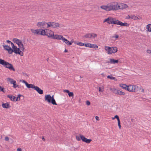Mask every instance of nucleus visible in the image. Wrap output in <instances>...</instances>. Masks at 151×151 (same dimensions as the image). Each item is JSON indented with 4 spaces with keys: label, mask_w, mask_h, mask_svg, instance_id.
<instances>
[{
    "label": "nucleus",
    "mask_w": 151,
    "mask_h": 151,
    "mask_svg": "<svg viewBox=\"0 0 151 151\" xmlns=\"http://www.w3.org/2000/svg\"><path fill=\"white\" fill-rule=\"evenodd\" d=\"M122 22L118 20H114V24L121 25Z\"/></svg>",
    "instance_id": "393cba45"
},
{
    "label": "nucleus",
    "mask_w": 151,
    "mask_h": 151,
    "mask_svg": "<svg viewBox=\"0 0 151 151\" xmlns=\"http://www.w3.org/2000/svg\"><path fill=\"white\" fill-rule=\"evenodd\" d=\"M98 47V45L96 44H91V46L90 48L94 49H97Z\"/></svg>",
    "instance_id": "b1692460"
},
{
    "label": "nucleus",
    "mask_w": 151,
    "mask_h": 151,
    "mask_svg": "<svg viewBox=\"0 0 151 151\" xmlns=\"http://www.w3.org/2000/svg\"><path fill=\"white\" fill-rule=\"evenodd\" d=\"M6 79L7 81L9 82L11 84H13L16 82V81L14 80L13 79L9 78H8Z\"/></svg>",
    "instance_id": "a211bd4d"
},
{
    "label": "nucleus",
    "mask_w": 151,
    "mask_h": 151,
    "mask_svg": "<svg viewBox=\"0 0 151 151\" xmlns=\"http://www.w3.org/2000/svg\"><path fill=\"white\" fill-rule=\"evenodd\" d=\"M17 87H18V88H19V85H17Z\"/></svg>",
    "instance_id": "052dcab7"
},
{
    "label": "nucleus",
    "mask_w": 151,
    "mask_h": 151,
    "mask_svg": "<svg viewBox=\"0 0 151 151\" xmlns=\"http://www.w3.org/2000/svg\"><path fill=\"white\" fill-rule=\"evenodd\" d=\"M125 19H131L130 15H128L127 16L125 17Z\"/></svg>",
    "instance_id": "79ce46f5"
},
{
    "label": "nucleus",
    "mask_w": 151,
    "mask_h": 151,
    "mask_svg": "<svg viewBox=\"0 0 151 151\" xmlns=\"http://www.w3.org/2000/svg\"><path fill=\"white\" fill-rule=\"evenodd\" d=\"M99 91L100 92H103L104 91V88L102 87L101 88V87H99Z\"/></svg>",
    "instance_id": "e433bc0d"
},
{
    "label": "nucleus",
    "mask_w": 151,
    "mask_h": 151,
    "mask_svg": "<svg viewBox=\"0 0 151 151\" xmlns=\"http://www.w3.org/2000/svg\"><path fill=\"white\" fill-rule=\"evenodd\" d=\"M2 107L4 108L7 109L9 107V104L8 103H3L2 105Z\"/></svg>",
    "instance_id": "aec40b11"
},
{
    "label": "nucleus",
    "mask_w": 151,
    "mask_h": 151,
    "mask_svg": "<svg viewBox=\"0 0 151 151\" xmlns=\"http://www.w3.org/2000/svg\"><path fill=\"white\" fill-rule=\"evenodd\" d=\"M109 20L108 21V23L109 24H114V20L116 19L115 18H113L111 17H108Z\"/></svg>",
    "instance_id": "f3484780"
},
{
    "label": "nucleus",
    "mask_w": 151,
    "mask_h": 151,
    "mask_svg": "<svg viewBox=\"0 0 151 151\" xmlns=\"http://www.w3.org/2000/svg\"><path fill=\"white\" fill-rule=\"evenodd\" d=\"M42 139L44 141H45V139L43 137L42 138Z\"/></svg>",
    "instance_id": "bf43d9fd"
},
{
    "label": "nucleus",
    "mask_w": 151,
    "mask_h": 151,
    "mask_svg": "<svg viewBox=\"0 0 151 151\" xmlns=\"http://www.w3.org/2000/svg\"><path fill=\"white\" fill-rule=\"evenodd\" d=\"M34 89L35 90L40 94H42L43 93V91L37 86H35Z\"/></svg>",
    "instance_id": "dca6fc26"
},
{
    "label": "nucleus",
    "mask_w": 151,
    "mask_h": 151,
    "mask_svg": "<svg viewBox=\"0 0 151 151\" xmlns=\"http://www.w3.org/2000/svg\"><path fill=\"white\" fill-rule=\"evenodd\" d=\"M95 118H96V120H99V117L98 116H96L95 117Z\"/></svg>",
    "instance_id": "5fc2aeb1"
},
{
    "label": "nucleus",
    "mask_w": 151,
    "mask_h": 151,
    "mask_svg": "<svg viewBox=\"0 0 151 151\" xmlns=\"http://www.w3.org/2000/svg\"><path fill=\"white\" fill-rule=\"evenodd\" d=\"M140 90H141V91L144 92L145 91L144 89L143 88H140Z\"/></svg>",
    "instance_id": "864d4df0"
},
{
    "label": "nucleus",
    "mask_w": 151,
    "mask_h": 151,
    "mask_svg": "<svg viewBox=\"0 0 151 151\" xmlns=\"http://www.w3.org/2000/svg\"><path fill=\"white\" fill-rule=\"evenodd\" d=\"M80 137L82 140L83 142L87 143H89L92 141V139H88L83 135H80Z\"/></svg>",
    "instance_id": "9b49d317"
},
{
    "label": "nucleus",
    "mask_w": 151,
    "mask_h": 151,
    "mask_svg": "<svg viewBox=\"0 0 151 151\" xmlns=\"http://www.w3.org/2000/svg\"><path fill=\"white\" fill-rule=\"evenodd\" d=\"M84 43V46L86 47H87V43Z\"/></svg>",
    "instance_id": "6e6d98bb"
},
{
    "label": "nucleus",
    "mask_w": 151,
    "mask_h": 151,
    "mask_svg": "<svg viewBox=\"0 0 151 151\" xmlns=\"http://www.w3.org/2000/svg\"><path fill=\"white\" fill-rule=\"evenodd\" d=\"M110 63L111 64H114L115 63H117L118 61L117 60H115L113 58H110L109 59Z\"/></svg>",
    "instance_id": "6ab92c4d"
},
{
    "label": "nucleus",
    "mask_w": 151,
    "mask_h": 151,
    "mask_svg": "<svg viewBox=\"0 0 151 151\" xmlns=\"http://www.w3.org/2000/svg\"><path fill=\"white\" fill-rule=\"evenodd\" d=\"M59 24L57 22H49L47 23V28L49 27H51L53 28H56L59 27Z\"/></svg>",
    "instance_id": "1a4fd4ad"
},
{
    "label": "nucleus",
    "mask_w": 151,
    "mask_h": 151,
    "mask_svg": "<svg viewBox=\"0 0 151 151\" xmlns=\"http://www.w3.org/2000/svg\"><path fill=\"white\" fill-rule=\"evenodd\" d=\"M109 18H108V17L107 19H105L103 22L105 23V22H106L108 23V21L109 20Z\"/></svg>",
    "instance_id": "37998d69"
},
{
    "label": "nucleus",
    "mask_w": 151,
    "mask_h": 151,
    "mask_svg": "<svg viewBox=\"0 0 151 151\" xmlns=\"http://www.w3.org/2000/svg\"><path fill=\"white\" fill-rule=\"evenodd\" d=\"M76 138L77 140H78V141H80L81 139L80 137H79L78 136L76 137Z\"/></svg>",
    "instance_id": "de8ad7c7"
},
{
    "label": "nucleus",
    "mask_w": 151,
    "mask_h": 151,
    "mask_svg": "<svg viewBox=\"0 0 151 151\" xmlns=\"http://www.w3.org/2000/svg\"><path fill=\"white\" fill-rule=\"evenodd\" d=\"M119 36L117 35H115L114 36H112V38H115V40H116V39L118 38Z\"/></svg>",
    "instance_id": "473e14b6"
},
{
    "label": "nucleus",
    "mask_w": 151,
    "mask_h": 151,
    "mask_svg": "<svg viewBox=\"0 0 151 151\" xmlns=\"http://www.w3.org/2000/svg\"><path fill=\"white\" fill-rule=\"evenodd\" d=\"M62 40L63 42H65L67 45H72L73 42H69L65 37H63L62 35H60L58 40Z\"/></svg>",
    "instance_id": "6e6552de"
},
{
    "label": "nucleus",
    "mask_w": 151,
    "mask_h": 151,
    "mask_svg": "<svg viewBox=\"0 0 151 151\" xmlns=\"http://www.w3.org/2000/svg\"><path fill=\"white\" fill-rule=\"evenodd\" d=\"M77 44L80 46H83L84 45V43H83L81 42H78Z\"/></svg>",
    "instance_id": "f704fd0d"
},
{
    "label": "nucleus",
    "mask_w": 151,
    "mask_h": 151,
    "mask_svg": "<svg viewBox=\"0 0 151 151\" xmlns=\"http://www.w3.org/2000/svg\"><path fill=\"white\" fill-rule=\"evenodd\" d=\"M68 94L69 97H72L73 95V93L72 92H69Z\"/></svg>",
    "instance_id": "c9c22d12"
},
{
    "label": "nucleus",
    "mask_w": 151,
    "mask_h": 151,
    "mask_svg": "<svg viewBox=\"0 0 151 151\" xmlns=\"http://www.w3.org/2000/svg\"><path fill=\"white\" fill-rule=\"evenodd\" d=\"M0 64L3 65L5 68L9 69L10 70L13 71L15 70L12 64L1 58H0Z\"/></svg>",
    "instance_id": "7ed1b4c3"
},
{
    "label": "nucleus",
    "mask_w": 151,
    "mask_h": 151,
    "mask_svg": "<svg viewBox=\"0 0 151 151\" xmlns=\"http://www.w3.org/2000/svg\"><path fill=\"white\" fill-rule=\"evenodd\" d=\"M20 82H22L24 83L25 85L27 84V83L25 80H20Z\"/></svg>",
    "instance_id": "58836bf2"
},
{
    "label": "nucleus",
    "mask_w": 151,
    "mask_h": 151,
    "mask_svg": "<svg viewBox=\"0 0 151 151\" xmlns=\"http://www.w3.org/2000/svg\"><path fill=\"white\" fill-rule=\"evenodd\" d=\"M105 50L106 51L107 54L111 55L116 53L117 50V48L115 47H110L108 46L105 47Z\"/></svg>",
    "instance_id": "20e7f679"
},
{
    "label": "nucleus",
    "mask_w": 151,
    "mask_h": 151,
    "mask_svg": "<svg viewBox=\"0 0 151 151\" xmlns=\"http://www.w3.org/2000/svg\"><path fill=\"white\" fill-rule=\"evenodd\" d=\"M13 84V87L15 88H17V86L16 82H15V83H14Z\"/></svg>",
    "instance_id": "a19ab883"
},
{
    "label": "nucleus",
    "mask_w": 151,
    "mask_h": 151,
    "mask_svg": "<svg viewBox=\"0 0 151 151\" xmlns=\"http://www.w3.org/2000/svg\"><path fill=\"white\" fill-rule=\"evenodd\" d=\"M147 52L148 54H151V50H147Z\"/></svg>",
    "instance_id": "a18cd8bd"
},
{
    "label": "nucleus",
    "mask_w": 151,
    "mask_h": 151,
    "mask_svg": "<svg viewBox=\"0 0 151 151\" xmlns=\"http://www.w3.org/2000/svg\"><path fill=\"white\" fill-rule=\"evenodd\" d=\"M46 25H47V23H46L45 22H38L37 23V25L40 27L45 28V27Z\"/></svg>",
    "instance_id": "ddd939ff"
},
{
    "label": "nucleus",
    "mask_w": 151,
    "mask_h": 151,
    "mask_svg": "<svg viewBox=\"0 0 151 151\" xmlns=\"http://www.w3.org/2000/svg\"><path fill=\"white\" fill-rule=\"evenodd\" d=\"M20 100H19V99H18V98L17 97H16V99H15V101H19Z\"/></svg>",
    "instance_id": "3c124183"
},
{
    "label": "nucleus",
    "mask_w": 151,
    "mask_h": 151,
    "mask_svg": "<svg viewBox=\"0 0 151 151\" xmlns=\"http://www.w3.org/2000/svg\"><path fill=\"white\" fill-rule=\"evenodd\" d=\"M147 31L151 32V24H149L147 26Z\"/></svg>",
    "instance_id": "bb28decb"
},
{
    "label": "nucleus",
    "mask_w": 151,
    "mask_h": 151,
    "mask_svg": "<svg viewBox=\"0 0 151 151\" xmlns=\"http://www.w3.org/2000/svg\"><path fill=\"white\" fill-rule=\"evenodd\" d=\"M3 47L6 50H8L11 48L10 46L6 45H4Z\"/></svg>",
    "instance_id": "7c9ffc66"
},
{
    "label": "nucleus",
    "mask_w": 151,
    "mask_h": 151,
    "mask_svg": "<svg viewBox=\"0 0 151 151\" xmlns=\"http://www.w3.org/2000/svg\"><path fill=\"white\" fill-rule=\"evenodd\" d=\"M13 41L18 45L19 48L20 49V50H21L24 51V46L21 40L18 39L17 38H14L13 40Z\"/></svg>",
    "instance_id": "0eeeda50"
},
{
    "label": "nucleus",
    "mask_w": 151,
    "mask_h": 151,
    "mask_svg": "<svg viewBox=\"0 0 151 151\" xmlns=\"http://www.w3.org/2000/svg\"><path fill=\"white\" fill-rule=\"evenodd\" d=\"M7 97L9 98L12 101H14L15 99H16V97L12 95H8L7 96Z\"/></svg>",
    "instance_id": "4be33fe9"
},
{
    "label": "nucleus",
    "mask_w": 151,
    "mask_h": 151,
    "mask_svg": "<svg viewBox=\"0 0 151 151\" xmlns=\"http://www.w3.org/2000/svg\"><path fill=\"white\" fill-rule=\"evenodd\" d=\"M120 26L124 27H128L129 26V24L126 22L123 23L122 22Z\"/></svg>",
    "instance_id": "c85d7f7f"
},
{
    "label": "nucleus",
    "mask_w": 151,
    "mask_h": 151,
    "mask_svg": "<svg viewBox=\"0 0 151 151\" xmlns=\"http://www.w3.org/2000/svg\"><path fill=\"white\" fill-rule=\"evenodd\" d=\"M67 51H68V50H67L66 49H65V50H64V52H67Z\"/></svg>",
    "instance_id": "13d9d810"
},
{
    "label": "nucleus",
    "mask_w": 151,
    "mask_h": 151,
    "mask_svg": "<svg viewBox=\"0 0 151 151\" xmlns=\"http://www.w3.org/2000/svg\"><path fill=\"white\" fill-rule=\"evenodd\" d=\"M128 6L123 3H122L119 5L116 2H114L108 4L106 5H103L101 6V9L107 11L111 10H116L119 9H123L127 8Z\"/></svg>",
    "instance_id": "f257e3e1"
},
{
    "label": "nucleus",
    "mask_w": 151,
    "mask_h": 151,
    "mask_svg": "<svg viewBox=\"0 0 151 151\" xmlns=\"http://www.w3.org/2000/svg\"><path fill=\"white\" fill-rule=\"evenodd\" d=\"M9 139V138L7 137H6L5 138V140L6 141H8Z\"/></svg>",
    "instance_id": "8fccbe9b"
},
{
    "label": "nucleus",
    "mask_w": 151,
    "mask_h": 151,
    "mask_svg": "<svg viewBox=\"0 0 151 151\" xmlns=\"http://www.w3.org/2000/svg\"><path fill=\"white\" fill-rule=\"evenodd\" d=\"M86 104L88 106H89L90 104V102L89 101H86Z\"/></svg>",
    "instance_id": "49530a36"
},
{
    "label": "nucleus",
    "mask_w": 151,
    "mask_h": 151,
    "mask_svg": "<svg viewBox=\"0 0 151 151\" xmlns=\"http://www.w3.org/2000/svg\"><path fill=\"white\" fill-rule=\"evenodd\" d=\"M112 119H115L114 117L112 118Z\"/></svg>",
    "instance_id": "680f3d73"
},
{
    "label": "nucleus",
    "mask_w": 151,
    "mask_h": 151,
    "mask_svg": "<svg viewBox=\"0 0 151 151\" xmlns=\"http://www.w3.org/2000/svg\"><path fill=\"white\" fill-rule=\"evenodd\" d=\"M2 91L4 93H5V90H4V88L3 87H2L0 86V92Z\"/></svg>",
    "instance_id": "72a5a7b5"
},
{
    "label": "nucleus",
    "mask_w": 151,
    "mask_h": 151,
    "mask_svg": "<svg viewBox=\"0 0 151 151\" xmlns=\"http://www.w3.org/2000/svg\"><path fill=\"white\" fill-rule=\"evenodd\" d=\"M48 59H47V60L48 61Z\"/></svg>",
    "instance_id": "0e129e2a"
},
{
    "label": "nucleus",
    "mask_w": 151,
    "mask_h": 151,
    "mask_svg": "<svg viewBox=\"0 0 151 151\" xmlns=\"http://www.w3.org/2000/svg\"><path fill=\"white\" fill-rule=\"evenodd\" d=\"M118 125L119 126V129H121V126L120 125V121L118 122Z\"/></svg>",
    "instance_id": "4c0bfd02"
},
{
    "label": "nucleus",
    "mask_w": 151,
    "mask_h": 151,
    "mask_svg": "<svg viewBox=\"0 0 151 151\" xmlns=\"http://www.w3.org/2000/svg\"><path fill=\"white\" fill-rule=\"evenodd\" d=\"M137 87V86L136 85H129L128 86L127 90L132 92H135Z\"/></svg>",
    "instance_id": "9d476101"
},
{
    "label": "nucleus",
    "mask_w": 151,
    "mask_h": 151,
    "mask_svg": "<svg viewBox=\"0 0 151 151\" xmlns=\"http://www.w3.org/2000/svg\"><path fill=\"white\" fill-rule=\"evenodd\" d=\"M128 86H127L125 84H120V86L123 89H124L126 90H127V88Z\"/></svg>",
    "instance_id": "5701e85b"
},
{
    "label": "nucleus",
    "mask_w": 151,
    "mask_h": 151,
    "mask_svg": "<svg viewBox=\"0 0 151 151\" xmlns=\"http://www.w3.org/2000/svg\"><path fill=\"white\" fill-rule=\"evenodd\" d=\"M107 77L108 78H109L111 80H114L115 78V77H114L112 76L109 75L107 76Z\"/></svg>",
    "instance_id": "2f4dec72"
},
{
    "label": "nucleus",
    "mask_w": 151,
    "mask_h": 151,
    "mask_svg": "<svg viewBox=\"0 0 151 151\" xmlns=\"http://www.w3.org/2000/svg\"><path fill=\"white\" fill-rule=\"evenodd\" d=\"M90 34L91 38H94L97 37V35L96 34L94 33H91Z\"/></svg>",
    "instance_id": "a878e982"
},
{
    "label": "nucleus",
    "mask_w": 151,
    "mask_h": 151,
    "mask_svg": "<svg viewBox=\"0 0 151 151\" xmlns=\"http://www.w3.org/2000/svg\"><path fill=\"white\" fill-rule=\"evenodd\" d=\"M7 51L8 53L10 54H12L13 52H14V49H12L11 48L8 50Z\"/></svg>",
    "instance_id": "c756f323"
},
{
    "label": "nucleus",
    "mask_w": 151,
    "mask_h": 151,
    "mask_svg": "<svg viewBox=\"0 0 151 151\" xmlns=\"http://www.w3.org/2000/svg\"><path fill=\"white\" fill-rule=\"evenodd\" d=\"M130 17L131 19L135 20H139L141 18V17H140L139 16H138L137 17L134 14H131L130 15Z\"/></svg>",
    "instance_id": "2eb2a0df"
},
{
    "label": "nucleus",
    "mask_w": 151,
    "mask_h": 151,
    "mask_svg": "<svg viewBox=\"0 0 151 151\" xmlns=\"http://www.w3.org/2000/svg\"><path fill=\"white\" fill-rule=\"evenodd\" d=\"M40 29H31V30L32 32L35 35H41V30H40Z\"/></svg>",
    "instance_id": "4468645a"
},
{
    "label": "nucleus",
    "mask_w": 151,
    "mask_h": 151,
    "mask_svg": "<svg viewBox=\"0 0 151 151\" xmlns=\"http://www.w3.org/2000/svg\"><path fill=\"white\" fill-rule=\"evenodd\" d=\"M83 37L85 38H91L90 34L89 33L86 34L83 36Z\"/></svg>",
    "instance_id": "cd10ccee"
},
{
    "label": "nucleus",
    "mask_w": 151,
    "mask_h": 151,
    "mask_svg": "<svg viewBox=\"0 0 151 151\" xmlns=\"http://www.w3.org/2000/svg\"><path fill=\"white\" fill-rule=\"evenodd\" d=\"M6 42H8V43H9L10 42L11 43V42L9 40H7L6 41Z\"/></svg>",
    "instance_id": "4d7b16f0"
},
{
    "label": "nucleus",
    "mask_w": 151,
    "mask_h": 151,
    "mask_svg": "<svg viewBox=\"0 0 151 151\" xmlns=\"http://www.w3.org/2000/svg\"><path fill=\"white\" fill-rule=\"evenodd\" d=\"M91 43H87V47H90V46H91Z\"/></svg>",
    "instance_id": "09e8293b"
},
{
    "label": "nucleus",
    "mask_w": 151,
    "mask_h": 151,
    "mask_svg": "<svg viewBox=\"0 0 151 151\" xmlns=\"http://www.w3.org/2000/svg\"><path fill=\"white\" fill-rule=\"evenodd\" d=\"M10 43L12 48L14 49V53L15 54H19L21 56L23 55V53L21 50H20L19 48H18L17 46H15L14 44L12 42H11Z\"/></svg>",
    "instance_id": "423d86ee"
},
{
    "label": "nucleus",
    "mask_w": 151,
    "mask_h": 151,
    "mask_svg": "<svg viewBox=\"0 0 151 151\" xmlns=\"http://www.w3.org/2000/svg\"><path fill=\"white\" fill-rule=\"evenodd\" d=\"M114 118H115V119L116 118V119H117L118 122L120 121L119 117V116H118V115H115L114 116Z\"/></svg>",
    "instance_id": "ea45409f"
},
{
    "label": "nucleus",
    "mask_w": 151,
    "mask_h": 151,
    "mask_svg": "<svg viewBox=\"0 0 151 151\" xmlns=\"http://www.w3.org/2000/svg\"><path fill=\"white\" fill-rule=\"evenodd\" d=\"M45 100V101H47L49 103H51L53 105H57L53 96H51L50 94L46 95Z\"/></svg>",
    "instance_id": "39448f33"
},
{
    "label": "nucleus",
    "mask_w": 151,
    "mask_h": 151,
    "mask_svg": "<svg viewBox=\"0 0 151 151\" xmlns=\"http://www.w3.org/2000/svg\"><path fill=\"white\" fill-rule=\"evenodd\" d=\"M63 91L64 92H66L67 93H68H68L70 92L68 90H64V91Z\"/></svg>",
    "instance_id": "c03bdc74"
},
{
    "label": "nucleus",
    "mask_w": 151,
    "mask_h": 151,
    "mask_svg": "<svg viewBox=\"0 0 151 151\" xmlns=\"http://www.w3.org/2000/svg\"><path fill=\"white\" fill-rule=\"evenodd\" d=\"M80 77L81 78H82V77H81V76H80Z\"/></svg>",
    "instance_id": "e2e57ef3"
},
{
    "label": "nucleus",
    "mask_w": 151,
    "mask_h": 151,
    "mask_svg": "<svg viewBox=\"0 0 151 151\" xmlns=\"http://www.w3.org/2000/svg\"><path fill=\"white\" fill-rule=\"evenodd\" d=\"M113 91L115 94L120 95H124L125 94L124 92L116 88H114Z\"/></svg>",
    "instance_id": "f8f14e48"
},
{
    "label": "nucleus",
    "mask_w": 151,
    "mask_h": 151,
    "mask_svg": "<svg viewBox=\"0 0 151 151\" xmlns=\"http://www.w3.org/2000/svg\"><path fill=\"white\" fill-rule=\"evenodd\" d=\"M42 35H46L48 37L53 39H58L60 35H54V33L52 31L48 29H41V34Z\"/></svg>",
    "instance_id": "f03ea898"
},
{
    "label": "nucleus",
    "mask_w": 151,
    "mask_h": 151,
    "mask_svg": "<svg viewBox=\"0 0 151 151\" xmlns=\"http://www.w3.org/2000/svg\"><path fill=\"white\" fill-rule=\"evenodd\" d=\"M21 95L20 94H18V97H17L18 98V99H19V100H20V96H21Z\"/></svg>",
    "instance_id": "603ef678"
},
{
    "label": "nucleus",
    "mask_w": 151,
    "mask_h": 151,
    "mask_svg": "<svg viewBox=\"0 0 151 151\" xmlns=\"http://www.w3.org/2000/svg\"><path fill=\"white\" fill-rule=\"evenodd\" d=\"M26 86L28 88H33L34 89L35 87V86L33 84H28V83H27Z\"/></svg>",
    "instance_id": "412c9836"
}]
</instances>
